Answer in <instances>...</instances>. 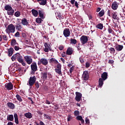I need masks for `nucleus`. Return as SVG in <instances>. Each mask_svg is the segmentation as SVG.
<instances>
[{
  "mask_svg": "<svg viewBox=\"0 0 125 125\" xmlns=\"http://www.w3.org/2000/svg\"><path fill=\"white\" fill-rule=\"evenodd\" d=\"M15 26L13 25V24L11 23L10 24H9L7 28L5 29V32L6 34H8V35H10V34H13L15 33Z\"/></svg>",
  "mask_w": 125,
  "mask_h": 125,
  "instance_id": "f257e3e1",
  "label": "nucleus"
},
{
  "mask_svg": "<svg viewBox=\"0 0 125 125\" xmlns=\"http://www.w3.org/2000/svg\"><path fill=\"white\" fill-rule=\"evenodd\" d=\"M36 81H37V77H36V76H34L33 77H30L28 80L27 84L29 86H33V85L35 84Z\"/></svg>",
  "mask_w": 125,
  "mask_h": 125,
  "instance_id": "f03ea898",
  "label": "nucleus"
},
{
  "mask_svg": "<svg viewBox=\"0 0 125 125\" xmlns=\"http://www.w3.org/2000/svg\"><path fill=\"white\" fill-rule=\"evenodd\" d=\"M24 60L28 65H31L33 63V58L31 56L26 55L24 57Z\"/></svg>",
  "mask_w": 125,
  "mask_h": 125,
  "instance_id": "7ed1b4c3",
  "label": "nucleus"
},
{
  "mask_svg": "<svg viewBox=\"0 0 125 125\" xmlns=\"http://www.w3.org/2000/svg\"><path fill=\"white\" fill-rule=\"evenodd\" d=\"M80 41L81 42L82 44H85L87 42H88V38H87V36L85 35H83L80 38Z\"/></svg>",
  "mask_w": 125,
  "mask_h": 125,
  "instance_id": "20e7f679",
  "label": "nucleus"
},
{
  "mask_svg": "<svg viewBox=\"0 0 125 125\" xmlns=\"http://www.w3.org/2000/svg\"><path fill=\"white\" fill-rule=\"evenodd\" d=\"M83 96V95L82 93L79 92H76V97H75V100L77 102H80L81 100H82V97Z\"/></svg>",
  "mask_w": 125,
  "mask_h": 125,
  "instance_id": "39448f33",
  "label": "nucleus"
},
{
  "mask_svg": "<svg viewBox=\"0 0 125 125\" xmlns=\"http://www.w3.org/2000/svg\"><path fill=\"white\" fill-rule=\"evenodd\" d=\"M63 34L65 38H68V37H70L71 35V32L70 31V29L65 28L63 30Z\"/></svg>",
  "mask_w": 125,
  "mask_h": 125,
  "instance_id": "423d86ee",
  "label": "nucleus"
},
{
  "mask_svg": "<svg viewBox=\"0 0 125 125\" xmlns=\"http://www.w3.org/2000/svg\"><path fill=\"white\" fill-rule=\"evenodd\" d=\"M19 63H21L22 66H26V63L24 61V59H23V57L21 56V55H20L19 57H18V59L17 60Z\"/></svg>",
  "mask_w": 125,
  "mask_h": 125,
  "instance_id": "0eeeda50",
  "label": "nucleus"
},
{
  "mask_svg": "<svg viewBox=\"0 0 125 125\" xmlns=\"http://www.w3.org/2000/svg\"><path fill=\"white\" fill-rule=\"evenodd\" d=\"M89 78V76L88 75V72L87 71H84L82 75V79L83 81H87Z\"/></svg>",
  "mask_w": 125,
  "mask_h": 125,
  "instance_id": "6e6552de",
  "label": "nucleus"
},
{
  "mask_svg": "<svg viewBox=\"0 0 125 125\" xmlns=\"http://www.w3.org/2000/svg\"><path fill=\"white\" fill-rule=\"evenodd\" d=\"M44 46H45V48H44V51L45 52H48V51H51V46L50 44L47 43H45Z\"/></svg>",
  "mask_w": 125,
  "mask_h": 125,
  "instance_id": "1a4fd4ad",
  "label": "nucleus"
},
{
  "mask_svg": "<svg viewBox=\"0 0 125 125\" xmlns=\"http://www.w3.org/2000/svg\"><path fill=\"white\" fill-rule=\"evenodd\" d=\"M38 14L39 17L42 18V19H44V11L42 9H40L39 10Z\"/></svg>",
  "mask_w": 125,
  "mask_h": 125,
  "instance_id": "9d476101",
  "label": "nucleus"
},
{
  "mask_svg": "<svg viewBox=\"0 0 125 125\" xmlns=\"http://www.w3.org/2000/svg\"><path fill=\"white\" fill-rule=\"evenodd\" d=\"M5 87L7 90H11L13 88V84L12 83H9L5 85Z\"/></svg>",
  "mask_w": 125,
  "mask_h": 125,
  "instance_id": "9b49d317",
  "label": "nucleus"
},
{
  "mask_svg": "<svg viewBox=\"0 0 125 125\" xmlns=\"http://www.w3.org/2000/svg\"><path fill=\"white\" fill-rule=\"evenodd\" d=\"M30 67L31 70L38 71V66L37 65L36 62H33L31 64Z\"/></svg>",
  "mask_w": 125,
  "mask_h": 125,
  "instance_id": "f8f14e48",
  "label": "nucleus"
},
{
  "mask_svg": "<svg viewBox=\"0 0 125 125\" xmlns=\"http://www.w3.org/2000/svg\"><path fill=\"white\" fill-rule=\"evenodd\" d=\"M21 24L23 26H29V22L27 21V19L23 18L21 21Z\"/></svg>",
  "mask_w": 125,
  "mask_h": 125,
  "instance_id": "ddd939ff",
  "label": "nucleus"
},
{
  "mask_svg": "<svg viewBox=\"0 0 125 125\" xmlns=\"http://www.w3.org/2000/svg\"><path fill=\"white\" fill-rule=\"evenodd\" d=\"M104 81H106L107 79H108V73L107 72H104L103 73V74L101 75V78Z\"/></svg>",
  "mask_w": 125,
  "mask_h": 125,
  "instance_id": "4468645a",
  "label": "nucleus"
},
{
  "mask_svg": "<svg viewBox=\"0 0 125 125\" xmlns=\"http://www.w3.org/2000/svg\"><path fill=\"white\" fill-rule=\"evenodd\" d=\"M42 64L44 66H46L48 64V61L45 58H42L41 59Z\"/></svg>",
  "mask_w": 125,
  "mask_h": 125,
  "instance_id": "2eb2a0df",
  "label": "nucleus"
},
{
  "mask_svg": "<svg viewBox=\"0 0 125 125\" xmlns=\"http://www.w3.org/2000/svg\"><path fill=\"white\" fill-rule=\"evenodd\" d=\"M119 6L118 5V2L117 1H114L112 3V8L113 10H117L118 9Z\"/></svg>",
  "mask_w": 125,
  "mask_h": 125,
  "instance_id": "dca6fc26",
  "label": "nucleus"
},
{
  "mask_svg": "<svg viewBox=\"0 0 125 125\" xmlns=\"http://www.w3.org/2000/svg\"><path fill=\"white\" fill-rule=\"evenodd\" d=\"M115 47L116 50H117L118 51H121V50H123V48H124V46H123L122 45H120L117 44V45H116Z\"/></svg>",
  "mask_w": 125,
  "mask_h": 125,
  "instance_id": "f3484780",
  "label": "nucleus"
},
{
  "mask_svg": "<svg viewBox=\"0 0 125 125\" xmlns=\"http://www.w3.org/2000/svg\"><path fill=\"white\" fill-rule=\"evenodd\" d=\"M40 5H45L47 2V0H37Z\"/></svg>",
  "mask_w": 125,
  "mask_h": 125,
  "instance_id": "a211bd4d",
  "label": "nucleus"
},
{
  "mask_svg": "<svg viewBox=\"0 0 125 125\" xmlns=\"http://www.w3.org/2000/svg\"><path fill=\"white\" fill-rule=\"evenodd\" d=\"M7 106L8 108H10V109H12V110L15 108V105H14L12 103H7Z\"/></svg>",
  "mask_w": 125,
  "mask_h": 125,
  "instance_id": "6ab92c4d",
  "label": "nucleus"
},
{
  "mask_svg": "<svg viewBox=\"0 0 125 125\" xmlns=\"http://www.w3.org/2000/svg\"><path fill=\"white\" fill-rule=\"evenodd\" d=\"M24 117L27 119H32L33 118V114L30 112H27L24 114Z\"/></svg>",
  "mask_w": 125,
  "mask_h": 125,
  "instance_id": "aec40b11",
  "label": "nucleus"
},
{
  "mask_svg": "<svg viewBox=\"0 0 125 125\" xmlns=\"http://www.w3.org/2000/svg\"><path fill=\"white\" fill-rule=\"evenodd\" d=\"M73 51L72 50V48L69 47L66 51L67 55H72L73 54Z\"/></svg>",
  "mask_w": 125,
  "mask_h": 125,
  "instance_id": "412c9836",
  "label": "nucleus"
},
{
  "mask_svg": "<svg viewBox=\"0 0 125 125\" xmlns=\"http://www.w3.org/2000/svg\"><path fill=\"white\" fill-rule=\"evenodd\" d=\"M7 121H10V122H13V120H14V117H13V115L11 114L7 116Z\"/></svg>",
  "mask_w": 125,
  "mask_h": 125,
  "instance_id": "4be33fe9",
  "label": "nucleus"
},
{
  "mask_svg": "<svg viewBox=\"0 0 125 125\" xmlns=\"http://www.w3.org/2000/svg\"><path fill=\"white\" fill-rule=\"evenodd\" d=\"M114 20H119V18L118 17V15L116 14V12H113L111 14V17Z\"/></svg>",
  "mask_w": 125,
  "mask_h": 125,
  "instance_id": "5701e85b",
  "label": "nucleus"
},
{
  "mask_svg": "<svg viewBox=\"0 0 125 125\" xmlns=\"http://www.w3.org/2000/svg\"><path fill=\"white\" fill-rule=\"evenodd\" d=\"M14 117L15 119V122L17 125H18L19 124V121L18 120V115H17V113H15L14 114Z\"/></svg>",
  "mask_w": 125,
  "mask_h": 125,
  "instance_id": "b1692460",
  "label": "nucleus"
},
{
  "mask_svg": "<svg viewBox=\"0 0 125 125\" xmlns=\"http://www.w3.org/2000/svg\"><path fill=\"white\" fill-rule=\"evenodd\" d=\"M14 49H13V48H10L9 49H8V56H12V54H13V51H14Z\"/></svg>",
  "mask_w": 125,
  "mask_h": 125,
  "instance_id": "393cba45",
  "label": "nucleus"
},
{
  "mask_svg": "<svg viewBox=\"0 0 125 125\" xmlns=\"http://www.w3.org/2000/svg\"><path fill=\"white\" fill-rule=\"evenodd\" d=\"M42 80H47V72H42Z\"/></svg>",
  "mask_w": 125,
  "mask_h": 125,
  "instance_id": "a878e982",
  "label": "nucleus"
},
{
  "mask_svg": "<svg viewBox=\"0 0 125 125\" xmlns=\"http://www.w3.org/2000/svg\"><path fill=\"white\" fill-rule=\"evenodd\" d=\"M31 12L33 16H34L35 17H37V16H38L39 14V12H38V11L34 9L31 10Z\"/></svg>",
  "mask_w": 125,
  "mask_h": 125,
  "instance_id": "bb28decb",
  "label": "nucleus"
},
{
  "mask_svg": "<svg viewBox=\"0 0 125 125\" xmlns=\"http://www.w3.org/2000/svg\"><path fill=\"white\" fill-rule=\"evenodd\" d=\"M16 98H17L18 101H19V102H22L23 101V100L22 99V97H21V96H20V95L18 94L16 95Z\"/></svg>",
  "mask_w": 125,
  "mask_h": 125,
  "instance_id": "cd10ccee",
  "label": "nucleus"
},
{
  "mask_svg": "<svg viewBox=\"0 0 125 125\" xmlns=\"http://www.w3.org/2000/svg\"><path fill=\"white\" fill-rule=\"evenodd\" d=\"M12 7H11V5L7 4L4 6V9H5L7 11L9 10H11Z\"/></svg>",
  "mask_w": 125,
  "mask_h": 125,
  "instance_id": "c85d7f7f",
  "label": "nucleus"
},
{
  "mask_svg": "<svg viewBox=\"0 0 125 125\" xmlns=\"http://www.w3.org/2000/svg\"><path fill=\"white\" fill-rule=\"evenodd\" d=\"M55 71L56 73H57V74H58L60 76H62V72L61 71V69L55 68Z\"/></svg>",
  "mask_w": 125,
  "mask_h": 125,
  "instance_id": "c756f323",
  "label": "nucleus"
},
{
  "mask_svg": "<svg viewBox=\"0 0 125 125\" xmlns=\"http://www.w3.org/2000/svg\"><path fill=\"white\" fill-rule=\"evenodd\" d=\"M103 82H104V80L102 78L99 79V86H100V87H101V86L103 85V83H104Z\"/></svg>",
  "mask_w": 125,
  "mask_h": 125,
  "instance_id": "7c9ffc66",
  "label": "nucleus"
},
{
  "mask_svg": "<svg viewBox=\"0 0 125 125\" xmlns=\"http://www.w3.org/2000/svg\"><path fill=\"white\" fill-rule=\"evenodd\" d=\"M7 13L8 15H13L14 14V10L12 8L11 10H9L7 12Z\"/></svg>",
  "mask_w": 125,
  "mask_h": 125,
  "instance_id": "2f4dec72",
  "label": "nucleus"
},
{
  "mask_svg": "<svg viewBox=\"0 0 125 125\" xmlns=\"http://www.w3.org/2000/svg\"><path fill=\"white\" fill-rule=\"evenodd\" d=\"M55 63V64H58V61L56 60V59L54 58H51L50 59L49 62L50 63Z\"/></svg>",
  "mask_w": 125,
  "mask_h": 125,
  "instance_id": "473e14b6",
  "label": "nucleus"
},
{
  "mask_svg": "<svg viewBox=\"0 0 125 125\" xmlns=\"http://www.w3.org/2000/svg\"><path fill=\"white\" fill-rule=\"evenodd\" d=\"M16 30H18V31H21V29H22V25L21 24L18 23L16 25V26H15Z\"/></svg>",
  "mask_w": 125,
  "mask_h": 125,
  "instance_id": "72a5a7b5",
  "label": "nucleus"
},
{
  "mask_svg": "<svg viewBox=\"0 0 125 125\" xmlns=\"http://www.w3.org/2000/svg\"><path fill=\"white\" fill-rule=\"evenodd\" d=\"M96 27L97 29H100V30H102V29H103V23H99L96 26Z\"/></svg>",
  "mask_w": 125,
  "mask_h": 125,
  "instance_id": "f704fd0d",
  "label": "nucleus"
},
{
  "mask_svg": "<svg viewBox=\"0 0 125 125\" xmlns=\"http://www.w3.org/2000/svg\"><path fill=\"white\" fill-rule=\"evenodd\" d=\"M99 17H102L105 14V11L104 10H101L98 14Z\"/></svg>",
  "mask_w": 125,
  "mask_h": 125,
  "instance_id": "c9c22d12",
  "label": "nucleus"
},
{
  "mask_svg": "<svg viewBox=\"0 0 125 125\" xmlns=\"http://www.w3.org/2000/svg\"><path fill=\"white\" fill-rule=\"evenodd\" d=\"M70 43L71 44H76L77 43V40L71 38L70 39Z\"/></svg>",
  "mask_w": 125,
  "mask_h": 125,
  "instance_id": "e433bc0d",
  "label": "nucleus"
},
{
  "mask_svg": "<svg viewBox=\"0 0 125 125\" xmlns=\"http://www.w3.org/2000/svg\"><path fill=\"white\" fill-rule=\"evenodd\" d=\"M2 39L3 41H8V37L5 35H2Z\"/></svg>",
  "mask_w": 125,
  "mask_h": 125,
  "instance_id": "4c0bfd02",
  "label": "nucleus"
},
{
  "mask_svg": "<svg viewBox=\"0 0 125 125\" xmlns=\"http://www.w3.org/2000/svg\"><path fill=\"white\" fill-rule=\"evenodd\" d=\"M16 44V40L15 39H13L11 42V45L12 46H14Z\"/></svg>",
  "mask_w": 125,
  "mask_h": 125,
  "instance_id": "58836bf2",
  "label": "nucleus"
},
{
  "mask_svg": "<svg viewBox=\"0 0 125 125\" xmlns=\"http://www.w3.org/2000/svg\"><path fill=\"white\" fill-rule=\"evenodd\" d=\"M114 12V11L112 10H108L107 11V15L109 16V17H111L112 14Z\"/></svg>",
  "mask_w": 125,
  "mask_h": 125,
  "instance_id": "ea45409f",
  "label": "nucleus"
},
{
  "mask_svg": "<svg viewBox=\"0 0 125 125\" xmlns=\"http://www.w3.org/2000/svg\"><path fill=\"white\" fill-rule=\"evenodd\" d=\"M109 50L110 51V53H115L116 52V50L113 47H110L108 48Z\"/></svg>",
  "mask_w": 125,
  "mask_h": 125,
  "instance_id": "a19ab883",
  "label": "nucleus"
},
{
  "mask_svg": "<svg viewBox=\"0 0 125 125\" xmlns=\"http://www.w3.org/2000/svg\"><path fill=\"white\" fill-rule=\"evenodd\" d=\"M36 22L38 24H40V23H42V21H43V20L41 18H38L36 19Z\"/></svg>",
  "mask_w": 125,
  "mask_h": 125,
  "instance_id": "79ce46f5",
  "label": "nucleus"
},
{
  "mask_svg": "<svg viewBox=\"0 0 125 125\" xmlns=\"http://www.w3.org/2000/svg\"><path fill=\"white\" fill-rule=\"evenodd\" d=\"M57 18H59L60 20H62V19H64V17H63L62 15H61V14L60 13L58 14Z\"/></svg>",
  "mask_w": 125,
  "mask_h": 125,
  "instance_id": "37998d69",
  "label": "nucleus"
},
{
  "mask_svg": "<svg viewBox=\"0 0 125 125\" xmlns=\"http://www.w3.org/2000/svg\"><path fill=\"white\" fill-rule=\"evenodd\" d=\"M20 15H21V13L19 11H17L14 14V16H16V17H19Z\"/></svg>",
  "mask_w": 125,
  "mask_h": 125,
  "instance_id": "c03bdc74",
  "label": "nucleus"
},
{
  "mask_svg": "<svg viewBox=\"0 0 125 125\" xmlns=\"http://www.w3.org/2000/svg\"><path fill=\"white\" fill-rule=\"evenodd\" d=\"M107 31L109 33V34H113V33H114V30H113V29H112V28H111V27H110V26H109Z\"/></svg>",
  "mask_w": 125,
  "mask_h": 125,
  "instance_id": "a18cd8bd",
  "label": "nucleus"
},
{
  "mask_svg": "<svg viewBox=\"0 0 125 125\" xmlns=\"http://www.w3.org/2000/svg\"><path fill=\"white\" fill-rule=\"evenodd\" d=\"M20 55H21L20 53H17L14 54L13 56H14V57L16 58V59H17H17H18V57H19L20 56Z\"/></svg>",
  "mask_w": 125,
  "mask_h": 125,
  "instance_id": "49530a36",
  "label": "nucleus"
},
{
  "mask_svg": "<svg viewBox=\"0 0 125 125\" xmlns=\"http://www.w3.org/2000/svg\"><path fill=\"white\" fill-rule=\"evenodd\" d=\"M74 116H75V117H77V116H79L80 115V111H79L78 110H75L74 112Z\"/></svg>",
  "mask_w": 125,
  "mask_h": 125,
  "instance_id": "de8ad7c7",
  "label": "nucleus"
},
{
  "mask_svg": "<svg viewBox=\"0 0 125 125\" xmlns=\"http://www.w3.org/2000/svg\"><path fill=\"white\" fill-rule=\"evenodd\" d=\"M83 119V117L81 115H78L76 117V120H77V121H82Z\"/></svg>",
  "mask_w": 125,
  "mask_h": 125,
  "instance_id": "09e8293b",
  "label": "nucleus"
},
{
  "mask_svg": "<svg viewBox=\"0 0 125 125\" xmlns=\"http://www.w3.org/2000/svg\"><path fill=\"white\" fill-rule=\"evenodd\" d=\"M44 118H46L47 120H51V117L47 114H44Z\"/></svg>",
  "mask_w": 125,
  "mask_h": 125,
  "instance_id": "8fccbe9b",
  "label": "nucleus"
},
{
  "mask_svg": "<svg viewBox=\"0 0 125 125\" xmlns=\"http://www.w3.org/2000/svg\"><path fill=\"white\" fill-rule=\"evenodd\" d=\"M73 119V117L71 115H68L67 117V122H70L71 120Z\"/></svg>",
  "mask_w": 125,
  "mask_h": 125,
  "instance_id": "3c124183",
  "label": "nucleus"
},
{
  "mask_svg": "<svg viewBox=\"0 0 125 125\" xmlns=\"http://www.w3.org/2000/svg\"><path fill=\"white\" fill-rule=\"evenodd\" d=\"M15 37H16V38H20V33H19V32H17V33H15Z\"/></svg>",
  "mask_w": 125,
  "mask_h": 125,
  "instance_id": "603ef678",
  "label": "nucleus"
},
{
  "mask_svg": "<svg viewBox=\"0 0 125 125\" xmlns=\"http://www.w3.org/2000/svg\"><path fill=\"white\" fill-rule=\"evenodd\" d=\"M35 85L36 87V88H39L40 87V84H39V82H35Z\"/></svg>",
  "mask_w": 125,
  "mask_h": 125,
  "instance_id": "864d4df0",
  "label": "nucleus"
},
{
  "mask_svg": "<svg viewBox=\"0 0 125 125\" xmlns=\"http://www.w3.org/2000/svg\"><path fill=\"white\" fill-rule=\"evenodd\" d=\"M74 68H75V66H74L70 67V68L69 69V72H70V74H72V73H73V71H74Z\"/></svg>",
  "mask_w": 125,
  "mask_h": 125,
  "instance_id": "5fc2aeb1",
  "label": "nucleus"
},
{
  "mask_svg": "<svg viewBox=\"0 0 125 125\" xmlns=\"http://www.w3.org/2000/svg\"><path fill=\"white\" fill-rule=\"evenodd\" d=\"M62 67V66L61 65V64L58 63L57 64V68H56V69H61Z\"/></svg>",
  "mask_w": 125,
  "mask_h": 125,
  "instance_id": "6e6d98bb",
  "label": "nucleus"
},
{
  "mask_svg": "<svg viewBox=\"0 0 125 125\" xmlns=\"http://www.w3.org/2000/svg\"><path fill=\"white\" fill-rule=\"evenodd\" d=\"M85 67L86 68H89V67H90V63L88 62H86L85 63Z\"/></svg>",
  "mask_w": 125,
  "mask_h": 125,
  "instance_id": "4d7b16f0",
  "label": "nucleus"
},
{
  "mask_svg": "<svg viewBox=\"0 0 125 125\" xmlns=\"http://www.w3.org/2000/svg\"><path fill=\"white\" fill-rule=\"evenodd\" d=\"M108 63V64H114V61L113 60H109Z\"/></svg>",
  "mask_w": 125,
  "mask_h": 125,
  "instance_id": "13d9d810",
  "label": "nucleus"
},
{
  "mask_svg": "<svg viewBox=\"0 0 125 125\" xmlns=\"http://www.w3.org/2000/svg\"><path fill=\"white\" fill-rule=\"evenodd\" d=\"M79 60H80L81 63H84V60L82 57L79 58Z\"/></svg>",
  "mask_w": 125,
  "mask_h": 125,
  "instance_id": "bf43d9fd",
  "label": "nucleus"
},
{
  "mask_svg": "<svg viewBox=\"0 0 125 125\" xmlns=\"http://www.w3.org/2000/svg\"><path fill=\"white\" fill-rule=\"evenodd\" d=\"M85 122L86 124H89V119L87 118H85Z\"/></svg>",
  "mask_w": 125,
  "mask_h": 125,
  "instance_id": "052dcab7",
  "label": "nucleus"
},
{
  "mask_svg": "<svg viewBox=\"0 0 125 125\" xmlns=\"http://www.w3.org/2000/svg\"><path fill=\"white\" fill-rule=\"evenodd\" d=\"M78 50H81L82 49V48H81V44L78 43L77 46Z\"/></svg>",
  "mask_w": 125,
  "mask_h": 125,
  "instance_id": "680f3d73",
  "label": "nucleus"
},
{
  "mask_svg": "<svg viewBox=\"0 0 125 125\" xmlns=\"http://www.w3.org/2000/svg\"><path fill=\"white\" fill-rule=\"evenodd\" d=\"M20 47L18 46H15L14 47V49L15 50H16V51H18V50L19 49Z\"/></svg>",
  "mask_w": 125,
  "mask_h": 125,
  "instance_id": "e2e57ef3",
  "label": "nucleus"
},
{
  "mask_svg": "<svg viewBox=\"0 0 125 125\" xmlns=\"http://www.w3.org/2000/svg\"><path fill=\"white\" fill-rule=\"evenodd\" d=\"M75 6H76V7H77V8H79V4L78 3V2L77 1L75 2Z\"/></svg>",
  "mask_w": 125,
  "mask_h": 125,
  "instance_id": "0e129e2a",
  "label": "nucleus"
},
{
  "mask_svg": "<svg viewBox=\"0 0 125 125\" xmlns=\"http://www.w3.org/2000/svg\"><path fill=\"white\" fill-rule=\"evenodd\" d=\"M62 57H66V52H62Z\"/></svg>",
  "mask_w": 125,
  "mask_h": 125,
  "instance_id": "69168bd1",
  "label": "nucleus"
},
{
  "mask_svg": "<svg viewBox=\"0 0 125 125\" xmlns=\"http://www.w3.org/2000/svg\"><path fill=\"white\" fill-rule=\"evenodd\" d=\"M48 77L49 79H52V75L51 74L48 73Z\"/></svg>",
  "mask_w": 125,
  "mask_h": 125,
  "instance_id": "338daca9",
  "label": "nucleus"
},
{
  "mask_svg": "<svg viewBox=\"0 0 125 125\" xmlns=\"http://www.w3.org/2000/svg\"><path fill=\"white\" fill-rule=\"evenodd\" d=\"M7 125H13V123L11 122H9L7 124Z\"/></svg>",
  "mask_w": 125,
  "mask_h": 125,
  "instance_id": "774afa93",
  "label": "nucleus"
}]
</instances>
